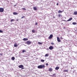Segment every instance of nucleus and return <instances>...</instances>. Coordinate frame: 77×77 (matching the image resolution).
Returning a JSON list of instances; mask_svg holds the SVG:
<instances>
[{"instance_id": "nucleus-1", "label": "nucleus", "mask_w": 77, "mask_h": 77, "mask_svg": "<svg viewBox=\"0 0 77 77\" xmlns=\"http://www.w3.org/2000/svg\"><path fill=\"white\" fill-rule=\"evenodd\" d=\"M38 69H42V68H45V66H44V65H40L38 66Z\"/></svg>"}, {"instance_id": "nucleus-2", "label": "nucleus", "mask_w": 77, "mask_h": 77, "mask_svg": "<svg viewBox=\"0 0 77 77\" xmlns=\"http://www.w3.org/2000/svg\"><path fill=\"white\" fill-rule=\"evenodd\" d=\"M4 11V8H0V12H3Z\"/></svg>"}, {"instance_id": "nucleus-3", "label": "nucleus", "mask_w": 77, "mask_h": 77, "mask_svg": "<svg viewBox=\"0 0 77 77\" xmlns=\"http://www.w3.org/2000/svg\"><path fill=\"white\" fill-rule=\"evenodd\" d=\"M49 49L50 50H52L54 48V47L52 46H50L49 47Z\"/></svg>"}, {"instance_id": "nucleus-4", "label": "nucleus", "mask_w": 77, "mask_h": 77, "mask_svg": "<svg viewBox=\"0 0 77 77\" xmlns=\"http://www.w3.org/2000/svg\"><path fill=\"white\" fill-rule=\"evenodd\" d=\"M26 44H27V45H30L31 44V42L27 41L26 42Z\"/></svg>"}, {"instance_id": "nucleus-5", "label": "nucleus", "mask_w": 77, "mask_h": 77, "mask_svg": "<svg viewBox=\"0 0 77 77\" xmlns=\"http://www.w3.org/2000/svg\"><path fill=\"white\" fill-rule=\"evenodd\" d=\"M19 68H23L24 67V66L23 65H20L18 66Z\"/></svg>"}, {"instance_id": "nucleus-6", "label": "nucleus", "mask_w": 77, "mask_h": 77, "mask_svg": "<svg viewBox=\"0 0 77 77\" xmlns=\"http://www.w3.org/2000/svg\"><path fill=\"white\" fill-rule=\"evenodd\" d=\"M57 40L58 42H61V41H60V38H59V37H57Z\"/></svg>"}, {"instance_id": "nucleus-7", "label": "nucleus", "mask_w": 77, "mask_h": 77, "mask_svg": "<svg viewBox=\"0 0 77 77\" xmlns=\"http://www.w3.org/2000/svg\"><path fill=\"white\" fill-rule=\"evenodd\" d=\"M53 38V35L51 34L49 37V39H51Z\"/></svg>"}, {"instance_id": "nucleus-8", "label": "nucleus", "mask_w": 77, "mask_h": 77, "mask_svg": "<svg viewBox=\"0 0 77 77\" xmlns=\"http://www.w3.org/2000/svg\"><path fill=\"white\" fill-rule=\"evenodd\" d=\"M72 20V18L71 17L70 18L69 20H67V21H71Z\"/></svg>"}, {"instance_id": "nucleus-9", "label": "nucleus", "mask_w": 77, "mask_h": 77, "mask_svg": "<svg viewBox=\"0 0 77 77\" xmlns=\"http://www.w3.org/2000/svg\"><path fill=\"white\" fill-rule=\"evenodd\" d=\"M33 9L34 11H37V8L35 7H33Z\"/></svg>"}, {"instance_id": "nucleus-10", "label": "nucleus", "mask_w": 77, "mask_h": 77, "mask_svg": "<svg viewBox=\"0 0 77 77\" xmlns=\"http://www.w3.org/2000/svg\"><path fill=\"white\" fill-rule=\"evenodd\" d=\"M53 70V69L51 68H50L49 69V71H50V72H51Z\"/></svg>"}, {"instance_id": "nucleus-11", "label": "nucleus", "mask_w": 77, "mask_h": 77, "mask_svg": "<svg viewBox=\"0 0 77 77\" xmlns=\"http://www.w3.org/2000/svg\"><path fill=\"white\" fill-rule=\"evenodd\" d=\"M23 41H28V38H24L23 39Z\"/></svg>"}, {"instance_id": "nucleus-12", "label": "nucleus", "mask_w": 77, "mask_h": 77, "mask_svg": "<svg viewBox=\"0 0 77 77\" xmlns=\"http://www.w3.org/2000/svg\"><path fill=\"white\" fill-rule=\"evenodd\" d=\"M58 69H59V67H56L55 68L56 70H58Z\"/></svg>"}, {"instance_id": "nucleus-13", "label": "nucleus", "mask_w": 77, "mask_h": 77, "mask_svg": "<svg viewBox=\"0 0 77 77\" xmlns=\"http://www.w3.org/2000/svg\"><path fill=\"white\" fill-rule=\"evenodd\" d=\"M14 15H18V13L15 12H14L13 13Z\"/></svg>"}, {"instance_id": "nucleus-14", "label": "nucleus", "mask_w": 77, "mask_h": 77, "mask_svg": "<svg viewBox=\"0 0 77 77\" xmlns=\"http://www.w3.org/2000/svg\"><path fill=\"white\" fill-rule=\"evenodd\" d=\"M11 59L13 60H15V57H11Z\"/></svg>"}, {"instance_id": "nucleus-15", "label": "nucleus", "mask_w": 77, "mask_h": 77, "mask_svg": "<svg viewBox=\"0 0 77 77\" xmlns=\"http://www.w3.org/2000/svg\"><path fill=\"white\" fill-rule=\"evenodd\" d=\"M58 13H59V14H60V13H62V11H61L60 10H59L58 11Z\"/></svg>"}, {"instance_id": "nucleus-16", "label": "nucleus", "mask_w": 77, "mask_h": 77, "mask_svg": "<svg viewBox=\"0 0 77 77\" xmlns=\"http://www.w3.org/2000/svg\"><path fill=\"white\" fill-rule=\"evenodd\" d=\"M74 15H77V11H75V12H74L73 13Z\"/></svg>"}, {"instance_id": "nucleus-17", "label": "nucleus", "mask_w": 77, "mask_h": 77, "mask_svg": "<svg viewBox=\"0 0 77 77\" xmlns=\"http://www.w3.org/2000/svg\"><path fill=\"white\" fill-rule=\"evenodd\" d=\"M72 24H73V25H75L76 24H77V23L76 22H73L72 23Z\"/></svg>"}, {"instance_id": "nucleus-18", "label": "nucleus", "mask_w": 77, "mask_h": 77, "mask_svg": "<svg viewBox=\"0 0 77 77\" xmlns=\"http://www.w3.org/2000/svg\"><path fill=\"white\" fill-rule=\"evenodd\" d=\"M14 47H17L18 45L15 44L14 45Z\"/></svg>"}, {"instance_id": "nucleus-19", "label": "nucleus", "mask_w": 77, "mask_h": 77, "mask_svg": "<svg viewBox=\"0 0 77 77\" xmlns=\"http://www.w3.org/2000/svg\"><path fill=\"white\" fill-rule=\"evenodd\" d=\"M45 57H48V54H46L45 55Z\"/></svg>"}, {"instance_id": "nucleus-20", "label": "nucleus", "mask_w": 77, "mask_h": 77, "mask_svg": "<svg viewBox=\"0 0 77 77\" xmlns=\"http://www.w3.org/2000/svg\"><path fill=\"white\" fill-rule=\"evenodd\" d=\"M26 50H22V53H24L26 52Z\"/></svg>"}, {"instance_id": "nucleus-21", "label": "nucleus", "mask_w": 77, "mask_h": 77, "mask_svg": "<svg viewBox=\"0 0 77 77\" xmlns=\"http://www.w3.org/2000/svg\"><path fill=\"white\" fill-rule=\"evenodd\" d=\"M41 62H44V61H45V60H41Z\"/></svg>"}, {"instance_id": "nucleus-22", "label": "nucleus", "mask_w": 77, "mask_h": 77, "mask_svg": "<svg viewBox=\"0 0 77 77\" xmlns=\"http://www.w3.org/2000/svg\"><path fill=\"white\" fill-rule=\"evenodd\" d=\"M64 72H68V70H64L63 71Z\"/></svg>"}, {"instance_id": "nucleus-23", "label": "nucleus", "mask_w": 77, "mask_h": 77, "mask_svg": "<svg viewBox=\"0 0 77 77\" xmlns=\"http://www.w3.org/2000/svg\"><path fill=\"white\" fill-rule=\"evenodd\" d=\"M32 32H33V33H35V30H32Z\"/></svg>"}, {"instance_id": "nucleus-24", "label": "nucleus", "mask_w": 77, "mask_h": 77, "mask_svg": "<svg viewBox=\"0 0 77 77\" xmlns=\"http://www.w3.org/2000/svg\"><path fill=\"white\" fill-rule=\"evenodd\" d=\"M51 45H54V43L53 42H51Z\"/></svg>"}, {"instance_id": "nucleus-25", "label": "nucleus", "mask_w": 77, "mask_h": 77, "mask_svg": "<svg viewBox=\"0 0 77 77\" xmlns=\"http://www.w3.org/2000/svg\"><path fill=\"white\" fill-rule=\"evenodd\" d=\"M13 21H14V19H12L11 20V22H12Z\"/></svg>"}, {"instance_id": "nucleus-26", "label": "nucleus", "mask_w": 77, "mask_h": 77, "mask_svg": "<svg viewBox=\"0 0 77 77\" xmlns=\"http://www.w3.org/2000/svg\"><path fill=\"white\" fill-rule=\"evenodd\" d=\"M23 10H24V11H25V10H26V8H23Z\"/></svg>"}, {"instance_id": "nucleus-27", "label": "nucleus", "mask_w": 77, "mask_h": 77, "mask_svg": "<svg viewBox=\"0 0 77 77\" xmlns=\"http://www.w3.org/2000/svg\"><path fill=\"white\" fill-rule=\"evenodd\" d=\"M0 33H3V31L2 30L0 29Z\"/></svg>"}, {"instance_id": "nucleus-28", "label": "nucleus", "mask_w": 77, "mask_h": 77, "mask_svg": "<svg viewBox=\"0 0 77 77\" xmlns=\"http://www.w3.org/2000/svg\"><path fill=\"white\" fill-rule=\"evenodd\" d=\"M58 17H61V15L58 14Z\"/></svg>"}, {"instance_id": "nucleus-29", "label": "nucleus", "mask_w": 77, "mask_h": 77, "mask_svg": "<svg viewBox=\"0 0 77 77\" xmlns=\"http://www.w3.org/2000/svg\"><path fill=\"white\" fill-rule=\"evenodd\" d=\"M38 44H42V43H41V42H38Z\"/></svg>"}, {"instance_id": "nucleus-30", "label": "nucleus", "mask_w": 77, "mask_h": 77, "mask_svg": "<svg viewBox=\"0 0 77 77\" xmlns=\"http://www.w3.org/2000/svg\"><path fill=\"white\" fill-rule=\"evenodd\" d=\"M35 25H38V23L37 22V23H35Z\"/></svg>"}, {"instance_id": "nucleus-31", "label": "nucleus", "mask_w": 77, "mask_h": 77, "mask_svg": "<svg viewBox=\"0 0 77 77\" xmlns=\"http://www.w3.org/2000/svg\"><path fill=\"white\" fill-rule=\"evenodd\" d=\"M46 66H48V63H46Z\"/></svg>"}, {"instance_id": "nucleus-32", "label": "nucleus", "mask_w": 77, "mask_h": 77, "mask_svg": "<svg viewBox=\"0 0 77 77\" xmlns=\"http://www.w3.org/2000/svg\"><path fill=\"white\" fill-rule=\"evenodd\" d=\"M24 17H25L23 16L21 18L22 19L24 18Z\"/></svg>"}, {"instance_id": "nucleus-33", "label": "nucleus", "mask_w": 77, "mask_h": 77, "mask_svg": "<svg viewBox=\"0 0 77 77\" xmlns=\"http://www.w3.org/2000/svg\"><path fill=\"white\" fill-rule=\"evenodd\" d=\"M52 75L53 76H54V75H56V74H54Z\"/></svg>"}, {"instance_id": "nucleus-34", "label": "nucleus", "mask_w": 77, "mask_h": 77, "mask_svg": "<svg viewBox=\"0 0 77 77\" xmlns=\"http://www.w3.org/2000/svg\"><path fill=\"white\" fill-rule=\"evenodd\" d=\"M60 39H63V38H62V37H60Z\"/></svg>"}, {"instance_id": "nucleus-35", "label": "nucleus", "mask_w": 77, "mask_h": 77, "mask_svg": "<svg viewBox=\"0 0 77 77\" xmlns=\"http://www.w3.org/2000/svg\"><path fill=\"white\" fill-rule=\"evenodd\" d=\"M24 69V68L23 67L21 68V69Z\"/></svg>"}, {"instance_id": "nucleus-36", "label": "nucleus", "mask_w": 77, "mask_h": 77, "mask_svg": "<svg viewBox=\"0 0 77 77\" xmlns=\"http://www.w3.org/2000/svg\"><path fill=\"white\" fill-rule=\"evenodd\" d=\"M57 6H58V5H59V4L58 3H57Z\"/></svg>"}, {"instance_id": "nucleus-37", "label": "nucleus", "mask_w": 77, "mask_h": 77, "mask_svg": "<svg viewBox=\"0 0 77 77\" xmlns=\"http://www.w3.org/2000/svg\"><path fill=\"white\" fill-rule=\"evenodd\" d=\"M16 21H18V19H17L16 20Z\"/></svg>"}, {"instance_id": "nucleus-38", "label": "nucleus", "mask_w": 77, "mask_h": 77, "mask_svg": "<svg viewBox=\"0 0 77 77\" xmlns=\"http://www.w3.org/2000/svg\"><path fill=\"white\" fill-rule=\"evenodd\" d=\"M17 6V5H14V6Z\"/></svg>"}, {"instance_id": "nucleus-39", "label": "nucleus", "mask_w": 77, "mask_h": 77, "mask_svg": "<svg viewBox=\"0 0 77 77\" xmlns=\"http://www.w3.org/2000/svg\"><path fill=\"white\" fill-rule=\"evenodd\" d=\"M64 29H65V27H64Z\"/></svg>"}]
</instances>
